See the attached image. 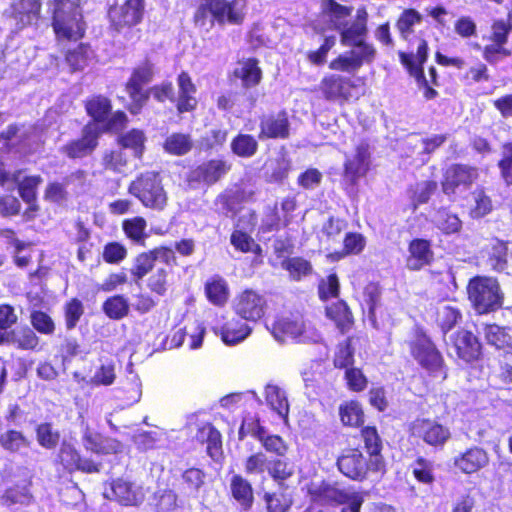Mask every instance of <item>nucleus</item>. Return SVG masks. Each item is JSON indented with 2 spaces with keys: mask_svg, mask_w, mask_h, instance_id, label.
<instances>
[{
  "mask_svg": "<svg viewBox=\"0 0 512 512\" xmlns=\"http://www.w3.org/2000/svg\"><path fill=\"white\" fill-rule=\"evenodd\" d=\"M170 270L166 267H156L148 278V288L159 296L165 295L168 287V274Z\"/></svg>",
  "mask_w": 512,
  "mask_h": 512,
  "instance_id": "338daca9",
  "label": "nucleus"
},
{
  "mask_svg": "<svg viewBox=\"0 0 512 512\" xmlns=\"http://www.w3.org/2000/svg\"><path fill=\"white\" fill-rule=\"evenodd\" d=\"M339 414L344 425L356 427L363 423L364 414L360 404L356 401L340 405Z\"/></svg>",
  "mask_w": 512,
  "mask_h": 512,
  "instance_id": "680f3d73",
  "label": "nucleus"
},
{
  "mask_svg": "<svg viewBox=\"0 0 512 512\" xmlns=\"http://www.w3.org/2000/svg\"><path fill=\"white\" fill-rule=\"evenodd\" d=\"M473 204L470 208V215L474 219L488 215L493 208L492 200L483 187H476L472 192Z\"/></svg>",
  "mask_w": 512,
  "mask_h": 512,
  "instance_id": "de8ad7c7",
  "label": "nucleus"
},
{
  "mask_svg": "<svg viewBox=\"0 0 512 512\" xmlns=\"http://www.w3.org/2000/svg\"><path fill=\"white\" fill-rule=\"evenodd\" d=\"M125 235L134 243L143 245L148 234L146 233L147 222L144 218L136 216L126 219L122 223Z\"/></svg>",
  "mask_w": 512,
  "mask_h": 512,
  "instance_id": "a18cd8bd",
  "label": "nucleus"
},
{
  "mask_svg": "<svg viewBox=\"0 0 512 512\" xmlns=\"http://www.w3.org/2000/svg\"><path fill=\"white\" fill-rule=\"evenodd\" d=\"M144 0H126L121 6L109 10L111 24L115 30L137 25L142 21L144 14Z\"/></svg>",
  "mask_w": 512,
  "mask_h": 512,
  "instance_id": "4468645a",
  "label": "nucleus"
},
{
  "mask_svg": "<svg viewBox=\"0 0 512 512\" xmlns=\"http://www.w3.org/2000/svg\"><path fill=\"white\" fill-rule=\"evenodd\" d=\"M52 26L58 39L78 40L83 37V21L80 0H52L49 3Z\"/></svg>",
  "mask_w": 512,
  "mask_h": 512,
  "instance_id": "f257e3e1",
  "label": "nucleus"
},
{
  "mask_svg": "<svg viewBox=\"0 0 512 512\" xmlns=\"http://www.w3.org/2000/svg\"><path fill=\"white\" fill-rule=\"evenodd\" d=\"M414 477L423 484H432L434 482V463L423 457H418L411 464Z\"/></svg>",
  "mask_w": 512,
  "mask_h": 512,
  "instance_id": "0e129e2a",
  "label": "nucleus"
},
{
  "mask_svg": "<svg viewBox=\"0 0 512 512\" xmlns=\"http://www.w3.org/2000/svg\"><path fill=\"white\" fill-rule=\"evenodd\" d=\"M266 308L264 296L251 289L244 290L233 300L235 313L246 321H258L264 316Z\"/></svg>",
  "mask_w": 512,
  "mask_h": 512,
  "instance_id": "9b49d317",
  "label": "nucleus"
},
{
  "mask_svg": "<svg viewBox=\"0 0 512 512\" xmlns=\"http://www.w3.org/2000/svg\"><path fill=\"white\" fill-rule=\"evenodd\" d=\"M41 2L38 0H18L5 11L8 17L15 20L16 26L22 29L33 24L39 18Z\"/></svg>",
  "mask_w": 512,
  "mask_h": 512,
  "instance_id": "412c9836",
  "label": "nucleus"
},
{
  "mask_svg": "<svg viewBox=\"0 0 512 512\" xmlns=\"http://www.w3.org/2000/svg\"><path fill=\"white\" fill-rule=\"evenodd\" d=\"M408 344L412 356L422 367L434 375H441L443 378L446 377V374L443 372V359L441 354L421 328L415 327L412 330Z\"/></svg>",
  "mask_w": 512,
  "mask_h": 512,
  "instance_id": "423d86ee",
  "label": "nucleus"
},
{
  "mask_svg": "<svg viewBox=\"0 0 512 512\" xmlns=\"http://www.w3.org/2000/svg\"><path fill=\"white\" fill-rule=\"evenodd\" d=\"M367 22L368 13L366 8L359 7L353 21L349 20L339 31L341 44L356 48H360L362 45H370L365 41L368 33Z\"/></svg>",
  "mask_w": 512,
  "mask_h": 512,
  "instance_id": "f3484780",
  "label": "nucleus"
},
{
  "mask_svg": "<svg viewBox=\"0 0 512 512\" xmlns=\"http://www.w3.org/2000/svg\"><path fill=\"white\" fill-rule=\"evenodd\" d=\"M237 78H240L244 87L257 85L262 77V71L258 66V61L254 58H248L240 61L234 70Z\"/></svg>",
  "mask_w": 512,
  "mask_h": 512,
  "instance_id": "e433bc0d",
  "label": "nucleus"
},
{
  "mask_svg": "<svg viewBox=\"0 0 512 512\" xmlns=\"http://www.w3.org/2000/svg\"><path fill=\"white\" fill-rule=\"evenodd\" d=\"M376 55L373 45H362L360 48L354 47L352 50L339 55L331 61L330 68L333 70L354 73L364 63H371Z\"/></svg>",
  "mask_w": 512,
  "mask_h": 512,
  "instance_id": "2eb2a0df",
  "label": "nucleus"
},
{
  "mask_svg": "<svg viewBox=\"0 0 512 512\" xmlns=\"http://www.w3.org/2000/svg\"><path fill=\"white\" fill-rule=\"evenodd\" d=\"M230 147L236 156L251 158L258 150V142L252 135L239 133L232 139Z\"/></svg>",
  "mask_w": 512,
  "mask_h": 512,
  "instance_id": "c03bdc74",
  "label": "nucleus"
},
{
  "mask_svg": "<svg viewBox=\"0 0 512 512\" xmlns=\"http://www.w3.org/2000/svg\"><path fill=\"white\" fill-rule=\"evenodd\" d=\"M412 434L431 446H442L450 438L448 428L428 419H417L411 426Z\"/></svg>",
  "mask_w": 512,
  "mask_h": 512,
  "instance_id": "a211bd4d",
  "label": "nucleus"
},
{
  "mask_svg": "<svg viewBox=\"0 0 512 512\" xmlns=\"http://www.w3.org/2000/svg\"><path fill=\"white\" fill-rule=\"evenodd\" d=\"M230 489L233 498L245 509H249L253 503V489L250 482L240 475H234L230 481Z\"/></svg>",
  "mask_w": 512,
  "mask_h": 512,
  "instance_id": "58836bf2",
  "label": "nucleus"
},
{
  "mask_svg": "<svg viewBox=\"0 0 512 512\" xmlns=\"http://www.w3.org/2000/svg\"><path fill=\"white\" fill-rule=\"evenodd\" d=\"M312 499L321 505H344L342 512H360L364 498L360 492L323 482L310 489Z\"/></svg>",
  "mask_w": 512,
  "mask_h": 512,
  "instance_id": "39448f33",
  "label": "nucleus"
},
{
  "mask_svg": "<svg viewBox=\"0 0 512 512\" xmlns=\"http://www.w3.org/2000/svg\"><path fill=\"white\" fill-rule=\"evenodd\" d=\"M251 332L252 328L240 319H231L220 328L222 341L230 346L241 343Z\"/></svg>",
  "mask_w": 512,
  "mask_h": 512,
  "instance_id": "72a5a7b5",
  "label": "nucleus"
},
{
  "mask_svg": "<svg viewBox=\"0 0 512 512\" xmlns=\"http://www.w3.org/2000/svg\"><path fill=\"white\" fill-rule=\"evenodd\" d=\"M87 113L95 120L94 124L99 126L104 122L111 110L110 101L103 96H94L86 103ZM100 130V128L98 127Z\"/></svg>",
  "mask_w": 512,
  "mask_h": 512,
  "instance_id": "5fc2aeb1",
  "label": "nucleus"
},
{
  "mask_svg": "<svg viewBox=\"0 0 512 512\" xmlns=\"http://www.w3.org/2000/svg\"><path fill=\"white\" fill-rule=\"evenodd\" d=\"M245 0H202L197 8L194 21L199 27H209L217 21L219 24L238 25L244 19Z\"/></svg>",
  "mask_w": 512,
  "mask_h": 512,
  "instance_id": "f03ea898",
  "label": "nucleus"
},
{
  "mask_svg": "<svg viewBox=\"0 0 512 512\" xmlns=\"http://www.w3.org/2000/svg\"><path fill=\"white\" fill-rule=\"evenodd\" d=\"M483 334L488 344L512 352V333L496 324L485 325Z\"/></svg>",
  "mask_w": 512,
  "mask_h": 512,
  "instance_id": "c9c22d12",
  "label": "nucleus"
},
{
  "mask_svg": "<svg viewBox=\"0 0 512 512\" xmlns=\"http://www.w3.org/2000/svg\"><path fill=\"white\" fill-rule=\"evenodd\" d=\"M12 345L23 350H33L39 343V338L28 326L16 327L12 330Z\"/></svg>",
  "mask_w": 512,
  "mask_h": 512,
  "instance_id": "864d4df0",
  "label": "nucleus"
},
{
  "mask_svg": "<svg viewBox=\"0 0 512 512\" xmlns=\"http://www.w3.org/2000/svg\"><path fill=\"white\" fill-rule=\"evenodd\" d=\"M82 442L86 450L96 454L116 453L120 449V443L117 440L104 437L88 426L83 430Z\"/></svg>",
  "mask_w": 512,
  "mask_h": 512,
  "instance_id": "bb28decb",
  "label": "nucleus"
},
{
  "mask_svg": "<svg viewBox=\"0 0 512 512\" xmlns=\"http://www.w3.org/2000/svg\"><path fill=\"white\" fill-rule=\"evenodd\" d=\"M63 310L66 329L73 330L84 314V305L79 299L73 298L65 303Z\"/></svg>",
  "mask_w": 512,
  "mask_h": 512,
  "instance_id": "69168bd1",
  "label": "nucleus"
},
{
  "mask_svg": "<svg viewBox=\"0 0 512 512\" xmlns=\"http://www.w3.org/2000/svg\"><path fill=\"white\" fill-rule=\"evenodd\" d=\"M152 77L153 66L149 62H145L134 70L127 83V91L138 108L143 105L148 97L143 87L152 80Z\"/></svg>",
  "mask_w": 512,
  "mask_h": 512,
  "instance_id": "4be33fe9",
  "label": "nucleus"
},
{
  "mask_svg": "<svg viewBox=\"0 0 512 512\" xmlns=\"http://www.w3.org/2000/svg\"><path fill=\"white\" fill-rule=\"evenodd\" d=\"M399 57L401 63L406 67L409 74L415 78L417 83L423 82L426 84V78L422 65L425 63L428 57L427 42L423 39L419 41L415 55L413 53L401 52Z\"/></svg>",
  "mask_w": 512,
  "mask_h": 512,
  "instance_id": "a878e982",
  "label": "nucleus"
},
{
  "mask_svg": "<svg viewBox=\"0 0 512 512\" xmlns=\"http://www.w3.org/2000/svg\"><path fill=\"white\" fill-rule=\"evenodd\" d=\"M100 131L97 124H88L83 128L82 136L60 148V152L71 159L90 155L98 145Z\"/></svg>",
  "mask_w": 512,
  "mask_h": 512,
  "instance_id": "dca6fc26",
  "label": "nucleus"
},
{
  "mask_svg": "<svg viewBox=\"0 0 512 512\" xmlns=\"http://www.w3.org/2000/svg\"><path fill=\"white\" fill-rule=\"evenodd\" d=\"M381 289L377 283H369L363 290V306L368 311V318L376 328L375 310L380 302Z\"/></svg>",
  "mask_w": 512,
  "mask_h": 512,
  "instance_id": "6e6d98bb",
  "label": "nucleus"
},
{
  "mask_svg": "<svg viewBox=\"0 0 512 512\" xmlns=\"http://www.w3.org/2000/svg\"><path fill=\"white\" fill-rule=\"evenodd\" d=\"M265 399L270 409L285 423L288 420L289 402L287 393L277 385L268 384L265 387Z\"/></svg>",
  "mask_w": 512,
  "mask_h": 512,
  "instance_id": "473e14b6",
  "label": "nucleus"
},
{
  "mask_svg": "<svg viewBox=\"0 0 512 512\" xmlns=\"http://www.w3.org/2000/svg\"><path fill=\"white\" fill-rule=\"evenodd\" d=\"M245 433L251 434L259 440L267 452L276 454L279 457H283L288 450L287 444L280 436L269 434L258 421L252 419L244 420L239 430L241 439Z\"/></svg>",
  "mask_w": 512,
  "mask_h": 512,
  "instance_id": "ddd939ff",
  "label": "nucleus"
},
{
  "mask_svg": "<svg viewBox=\"0 0 512 512\" xmlns=\"http://www.w3.org/2000/svg\"><path fill=\"white\" fill-rule=\"evenodd\" d=\"M29 440L17 430H7L0 435V445L9 452H20L29 447Z\"/></svg>",
  "mask_w": 512,
  "mask_h": 512,
  "instance_id": "13d9d810",
  "label": "nucleus"
},
{
  "mask_svg": "<svg viewBox=\"0 0 512 512\" xmlns=\"http://www.w3.org/2000/svg\"><path fill=\"white\" fill-rule=\"evenodd\" d=\"M197 439L207 443V450L211 457L217 455L221 449L220 432L211 424L203 425L197 433Z\"/></svg>",
  "mask_w": 512,
  "mask_h": 512,
  "instance_id": "603ef678",
  "label": "nucleus"
},
{
  "mask_svg": "<svg viewBox=\"0 0 512 512\" xmlns=\"http://www.w3.org/2000/svg\"><path fill=\"white\" fill-rule=\"evenodd\" d=\"M431 221L437 229L447 235L459 232L462 227L459 217L446 208L435 210Z\"/></svg>",
  "mask_w": 512,
  "mask_h": 512,
  "instance_id": "4c0bfd02",
  "label": "nucleus"
},
{
  "mask_svg": "<svg viewBox=\"0 0 512 512\" xmlns=\"http://www.w3.org/2000/svg\"><path fill=\"white\" fill-rule=\"evenodd\" d=\"M338 468L346 477L353 480H361L369 469L375 470L366 458L358 450H350L338 458Z\"/></svg>",
  "mask_w": 512,
  "mask_h": 512,
  "instance_id": "aec40b11",
  "label": "nucleus"
},
{
  "mask_svg": "<svg viewBox=\"0 0 512 512\" xmlns=\"http://www.w3.org/2000/svg\"><path fill=\"white\" fill-rule=\"evenodd\" d=\"M178 89V97L176 100L178 111L183 113L194 110L197 106V99L194 96L196 87L186 72H182L178 76Z\"/></svg>",
  "mask_w": 512,
  "mask_h": 512,
  "instance_id": "2f4dec72",
  "label": "nucleus"
},
{
  "mask_svg": "<svg viewBox=\"0 0 512 512\" xmlns=\"http://www.w3.org/2000/svg\"><path fill=\"white\" fill-rule=\"evenodd\" d=\"M282 268L289 273L294 281H300L305 277L312 275L313 266L310 261L303 257H289L282 261Z\"/></svg>",
  "mask_w": 512,
  "mask_h": 512,
  "instance_id": "79ce46f5",
  "label": "nucleus"
},
{
  "mask_svg": "<svg viewBox=\"0 0 512 512\" xmlns=\"http://www.w3.org/2000/svg\"><path fill=\"white\" fill-rule=\"evenodd\" d=\"M164 440V434L159 431H143L133 437L134 444L141 451L160 448Z\"/></svg>",
  "mask_w": 512,
  "mask_h": 512,
  "instance_id": "052dcab7",
  "label": "nucleus"
},
{
  "mask_svg": "<svg viewBox=\"0 0 512 512\" xmlns=\"http://www.w3.org/2000/svg\"><path fill=\"white\" fill-rule=\"evenodd\" d=\"M128 300L123 295L109 297L102 305L103 312L113 320H120L129 313Z\"/></svg>",
  "mask_w": 512,
  "mask_h": 512,
  "instance_id": "09e8293b",
  "label": "nucleus"
},
{
  "mask_svg": "<svg viewBox=\"0 0 512 512\" xmlns=\"http://www.w3.org/2000/svg\"><path fill=\"white\" fill-rule=\"evenodd\" d=\"M492 30L493 39L496 44L487 46L484 50V58L488 62H493L495 60V55L502 50V45L507 40V34L509 29L505 22L497 21L493 24Z\"/></svg>",
  "mask_w": 512,
  "mask_h": 512,
  "instance_id": "8fccbe9b",
  "label": "nucleus"
},
{
  "mask_svg": "<svg viewBox=\"0 0 512 512\" xmlns=\"http://www.w3.org/2000/svg\"><path fill=\"white\" fill-rule=\"evenodd\" d=\"M370 154L366 145H359L355 154L345 162V178L355 184L369 169Z\"/></svg>",
  "mask_w": 512,
  "mask_h": 512,
  "instance_id": "cd10ccee",
  "label": "nucleus"
},
{
  "mask_svg": "<svg viewBox=\"0 0 512 512\" xmlns=\"http://www.w3.org/2000/svg\"><path fill=\"white\" fill-rule=\"evenodd\" d=\"M0 137L9 148L25 154L36 151L41 143L38 130L33 126L9 125Z\"/></svg>",
  "mask_w": 512,
  "mask_h": 512,
  "instance_id": "1a4fd4ad",
  "label": "nucleus"
},
{
  "mask_svg": "<svg viewBox=\"0 0 512 512\" xmlns=\"http://www.w3.org/2000/svg\"><path fill=\"white\" fill-rule=\"evenodd\" d=\"M451 348L456 356L465 362H471L480 354V344L469 331L461 330L449 337Z\"/></svg>",
  "mask_w": 512,
  "mask_h": 512,
  "instance_id": "b1692460",
  "label": "nucleus"
},
{
  "mask_svg": "<svg viewBox=\"0 0 512 512\" xmlns=\"http://www.w3.org/2000/svg\"><path fill=\"white\" fill-rule=\"evenodd\" d=\"M28 482L23 485H16L6 490L2 497V503L10 512H36V504L28 490Z\"/></svg>",
  "mask_w": 512,
  "mask_h": 512,
  "instance_id": "5701e85b",
  "label": "nucleus"
},
{
  "mask_svg": "<svg viewBox=\"0 0 512 512\" xmlns=\"http://www.w3.org/2000/svg\"><path fill=\"white\" fill-rule=\"evenodd\" d=\"M260 128V139L288 137L289 122L286 112L282 111L276 115H269L263 117L260 122Z\"/></svg>",
  "mask_w": 512,
  "mask_h": 512,
  "instance_id": "c756f323",
  "label": "nucleus"
},
{
  "mask_svg": "<svg viewBox=\"0 0 512 512\" xmlns=\"http://www.w3.org/2000/svg\"><path fill=\"white\" fill-rule=\"evenodd\" d=\"M268 473L275 481L282 482L293 475L294 466L285 459H275L269 462Z\"/></svg>",
  "mask_w": 512,
  "mask_h": 512,
  "instance_id": "774afa93",
  "label": "nucleus"
},
{
  "mask_svg": "<svg viewBox=\"0 0 512 512\" xmlns=\"http://www.w3.org/2000/svg\"><path fill=\"white\" fill-rule=\"evenodd\" d=\"M93 57L92 49L84 44H79L66 55V61L73 70L84 69Z\"/></svg>",
  "mask_w": 512,
  "mask_h": 512,
  "instance_id": "4d7b16f0",
  "label": "nucleus"
},
{
  "mask_svg": "<svg viewBox=\"0 0 512 512\" xmlns=\"http://www.w3.org/2000/svg\"><path fill=\"white\" fill-rule=\"evenodd\" d=\"M489 464V455L481 447L473 446L454 458V466L465 474L476 473Z\"/></svg>",
  "mask_w": 512,
  "mask_h": 512,
  "instance_id": "393cba45",
  "label": "nucleus"
},
{
  "mask_svg": "<svg viewBox=\"0 0 512 512\" xmlns=\"http://www.w3.org/2000/svg\"><path fill=\"white\" fill-rule=\"evenodd\" d=\"M354 87L350 78L337 74L325 76L320 83L324 97L330 101H349L353 97L352 89Z\"/></svg>",
  "mask_w": 512,
  "mask_h": 512,
  "instance_id": "6ab92c4d",
  "label": "nucleus"
},
{
  "mask_svg": "<svg viewBox=\"0 0 512 512\" xmlns=\"http://www.w3.org/2000/svg\"><path fill=\"white\" fill-rule=\"evenodd\" d=\"M352 8L341 5L335 0H323L322 13L330 27L338 32L343 29L351 16Z\"/></svg>",
  "mask_w": 512,
  "mask_h": 512,
  "instance_id": "7c9ffc66",
  "label": "nucleus"
},
{
  "mask_svg": "<svg viewBox=\"0 0 512 512\" xmlns=\"http://www.w3.org/2000/svg\"><path fill=\"white\" fill-rule=\"evenodd\" d=\"M41 182L42 178L38 175L26 176L23 179H21L20 175L19 181H16L14 184V188L17 186L23 201L31 204L36 200V189Z\"/></svg>",
  "mask_w": 512,
  "mask_h": 512,
  "instance_id": "e2e57ef3",
  "label": "nucleus"
},
{
  "mask_svg": "<svg viewBox=\"0 0 512 512\" xmlns=\"http://www.w3.org/2000/svg\"><path fill=\"white\" fill-rule=\"evenodd\" d=\"M438 188V184L435 181H422L417 183L411 189V202L413 210L421 204L427 203L430 197L435 193Z\"/></svg>",
  "mask_w": 512,
  "mask_h": 512,
  "instance_id": "bf43d9fd",
  "label": "nucleus"
},
{
  "mask_svg": "<svg viewBox=\"0 0 512 512\" xmlns=\"http://www.w3.org/2000/svg\"><path fill=\"white\" fill-rule=\"evenodd\" d=\"M128 161L129 156L121 147L105 151L102 157L104 168L116 173L124 172Z\"/></svg>",
  "mask_w": 512,
  "mask_h": 512,
  "instance_id": "3c124183",
  "label": "nucleus"
},
{
  "mask_svg": "<svg viewBox=\"0 0 512 512\" xmlns=\"http://www.w3.org/2000/svg\"><path fill=\"white\" fill-rule=\"evenodd\" d=\"M409 256L406 260V266L409 270L417 271L431 263L433 260V251L430 242L425 239H414L409 244Z\"/></svg>",
  "mask_w": 512,
  "mask_h": 512,
  "instance_id": "c85d7f7f",
  "label": "nucleus"
},
{
  "mask_svg": "<svg viewBox=\"0 0 512 512\" xmlns=\"http://www.w3.org/2000/svg\"><path fill=\"white\" fill-rule=\"evenodd\" d=\"M468 297L480 314L493 312L501 308L504 295L495 278L477 276L469 281Z\"/></svg>",
  "mask_w": 512,
  "mask_h": 512,
  "instance_id": "20e7f679",
  "label": "nucleus"
},
{
  "mask_svg": "<svg viewBox=\"0 0 512 512\" xmlns=\"http://www.w3.org/2000/svg\"><path fill=\"white\" fill-rule=\"evenodd\" d=\"M231 169V163L224 159H211L193 168L188 175L192 186L213 185Z\"/></svg>",
  "mask_w": 512,
  "mask_h": 512,
  "instance_id": "f8f14e48",
  "label": "nucleus"
},
{
  "mask_svg": "<svg viewBox=\"0 0 512 512\" xmlns=\"http://www.w3.org/2000/svg\"><path fill=\"white\" fill-rule=\"evenodd\" d=\"M326 315L336 324L341 333H346L353 324L352 313L343 300L337 299L335 302L327 305Z\"/></svg>",
  "mask_w": 512,
  "mask_h": 512,
  "instance_id": "f704fd0d",
  "label": "nucleus"
},
{
  "mask_svg": "<svg viewBox=\"0 0 512 512\" xmlns=\"http://www.w3.org/2000/svg\"><path fill=\"white\" fill-rule=\"evenodd\" d=\"M129 193L137 197L144 206L162 209L166 194L157 173L149 171L141 174L129 186Z\"/></svg>",
  "mask_w": 512,
  "mask_h": 512,
  "instance_id": "6e6552de",
  "label": "nucleus"
},
{
  "mask_svg": "<svg viewBox=\"0 0 512 512\" xmlns=\"http://www.w3.org/2000/svg\"><path fill=\"white\" fill-rule=\"evenodd\" d=\"M207 298L214 305H224L229 297L227 282L220 276H213L205 285Z\"/></svg>",
  "mask_w": 512,
  "mask_h": 512,
  "instance_id": "37998d69",
  "label": "nucleus"
},
{
  "mask_svg": "<svg viewBox=\"0 0 512 512\" xmlns=\"http://www.w3.org/2000/svg\"><path fill=\"white\" fill-rule=\"evenodd\" d=\"M118 142L122 149L131 151L132 157L140 159L145 150L146 136L142 130L132 129L121 135Z\"/></svg>",
  "mask_w": 512,
  "mask_h": 512,
  "instance_id": "ea45409f",
  "label": "nucleus"
},
{
  "mask_svg": "<svg viewBox=\"0 0 512 512\" xmlns=\"http://www.w3.org/2000/svg\"><path fill=\"white\" fill-rule=\"evenodd\" d=\"M144 487L134 481L118 478L110 483L104 491V496L113 499L124 506H138L145 499Z\"/></svg>",
  "mask_w": 512,
  "mask_h": 512,
  "instance_id": "9d476101",
  "label": "nucleus"
},
{
  "mask_svg": "<svg viewBox=\"0 0 512 512\" xmlns=\"http://www.w3.org/2000/svg\"><path fill=\"white\" fill-rule=\"evenodd\" d=\"M362 437L365 443L367 452L370 454L371 466L375 470H379L382 465L381 440L374 427H366L362 430Z\"/></svg>",
  "mask_w": 512,
  "mask_h": 512,
  "instance_id": "a19ab883",
  "label": "nucleus"
},
{
  "mask_svg": "<svg viewBox=\"0 0 512 512\" xmlns=\"http://www.w3.org/2000/svg\"><path fill=\"white\" fill-rule=\"evenodd\" d=\"M274 339L280 343L287 339H294L303 343H318L321 334L309 323H306L298 314L279 315L271 326L266 325Z\"/></svg>",
  "mask_w": 512,
  "mask_h": 512,
  "instance_id": "7ed1b4c3",
  "label": "nucleus"
},
{
  "mask_svg": "<svg viewBox=\"0 0 512 512\" xmlns=\"http://www.w3.org/2000/svg\"><path fill=\"white\" fill-rule=\"evenodd\" d=\"M164 150L172 155H185L191 151L193 141L189 134L172 133L164 142Z\"/></svg>",
  "mask_w": 512,
  "mask_h": 512,
  "instance_id": "49530a36",
  "label": "nucleus"
},
{
  "mask_svg": "<svg viewBox=\"0 0 512 512\" xmlns=\"http://www.w3.org/2000/svg\"><path fill=\"white\" fill-rule=\"evenodd\" d=\"M479 178L476 167L454 164L445 172L442 181V191L450 201H456L471 188L472 184Z\"/></svg>",
  "mask_w": 512,
  "mask_h": 512,
  "instance_id": "0eeeda50",
  "label": "nucleus"
}]
</instances>
